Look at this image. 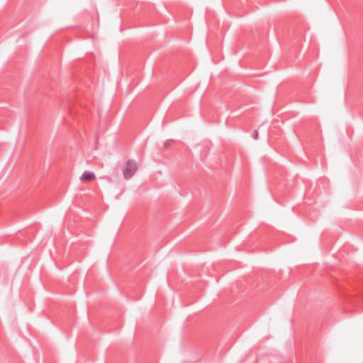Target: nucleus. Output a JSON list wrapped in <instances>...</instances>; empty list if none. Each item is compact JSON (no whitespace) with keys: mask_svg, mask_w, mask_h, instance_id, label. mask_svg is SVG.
<instances>
[{"mask_svg":"<svg viewBox=\"0 0 363 363\" xmlns=\"http://www.w3.org/2000/svg\"><path fill=\"white\" fill-rule=\"evenodd\" d=\"M173 143V140H169L164 143V146L168 147Z\"/></svg>","mask_w":363,"mask_h":363,"instance_id":"7ed1b4c3","label":"nucleus"},{"mask_svg":"<svg viewBox=\"0 0 363 363\" xmlns=\"http://www.w3.org/2000/svg\"><path fill=\"white\" fill-rule=\"evenodd\" d=\"M95 179V174L94 172L90 171H84L80 177V179L82 181L91 182Z\"/></svg>","mask_w":363,"mask_h":363,"instance_id":"f03ea898","label":"nucleus"},{"mask_svg":"<svg viewBox=\"0 0 363 363\" xmlns=\"http://www.w3.org/2000/svg\"><path fill=\"white\" fill-rule=\"evenodd\" d=\"M254 139L257 140L258 138V131L255 130L252 135Z\"/></svg>","mask_w":363,"mask_h":363,"instance_id":"20e7f679","label":"nucleus"},{"mask_svg":"<svg viewBox=\"0 0 363 363\" xmlns=\"http://www.w3.org/2000/svg\"><path fill=\"white\" fill-rule=\"evenodd\" d=\"M137 170V165L134 161L128 160L123 167L122 172L125 179L131 178Z\"/></svg>","mask_w":363,"mask_h":363,"instance_id":"f257e3e1","label":"nucleus"}]
</instances>
